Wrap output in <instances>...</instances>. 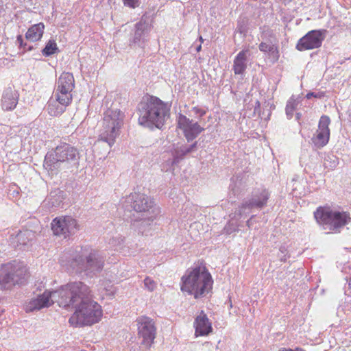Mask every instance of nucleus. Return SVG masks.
Instances as JSON below:
<instances>
[{"label": "nucleus", "mask_w": 351, "mask_h": 351, "mask_svg": "<svg viewBox=\"0 0 351 351\" xmlns=\"http://www.w3.org/2000/svg\"><path fill=\"white\" fill-rule=\"evenodd\" d=\"M60 304L63 308H75L69 319L72 326H90L98 323L103 315L101 306L93 300L89 287L82 282L68 283L67 297Z\"/></svg>", "instance_id": "obj_1"}, {"label": "nucleus", "mask_w": 351, "mask_h": 351, "mask_svg": "<svg viewBox=\"0 0 351 351\" xmlns=\"http://www.w3.org/2000/svg\"><path fill=\"white\" fill-rule=\"evenodd\" d=\"M169 106L156 97L143 99L138 106V123L160 129L169 118Z\"/></svg>", "instance_id": "obj_2"}, {"label": "nucleus", "mask_w": 351, "mask_h": 351, "mask_svg": "<svg viewBox=\"0 0 351 351\" xmlns=\"http://www.w3.org/2000/svg\"><path fill=\"white\" fill-rule=\"evenodd\" d=\"M181 281V290L193 295L195 299L209 293L213 284L211 274L202 265L187 269Z\"/></svg>", "instance_id": "obj_3"}, {"label": "nucleus", "mask_w": 351, "mask_h": 351, "mask_svg": "<svg viewBox=\"0 0 351 351\" xmlns=\"http://www.w3.org/2000/svg\"><path fill=\"white\" fill-rule=\"evenodd\" d=\"M78 159L79 153L77 149L64 143L46 154L43 167L48 171L56 173L59 171L77 167Z\"/></svg>", "instance_id": "obj_4"}, {"label": "nucleus", "mask_w": 351, "mask_h": 351, "mask_svg": "<svg viewBox=\"0 0 351 351\" xmlns=\"http://www.w3.org/2000/svg\"><path fill=\"white\" fill-rule=\"evenodd\" d=\"M104 265V257L95 250L82 249L71 262V267L77 273L93 277L100 273Z\"/></svg>", "instance_id": "obj_5"}, {"label": "nucleus", "mask_w": 351, "mask_h": 351, "mask_svg": "<svg viewBox=\"0 0 351 351\" xmlns=\"http://www.w3.org/2000/svg\"><path fill=\"white\" fill-rule=\"evenodd\" d=\"M316 221L325 230L339 232L341 229L350 222V214L343 210L319 207L314 213Z\"/></svg>", "instance_id": "obj_6"}, {"label": "nucleus", "mask_w": 351, "mask_h": 351, "mask_svg": "<svg viewBox=\"0 0 351 351\" xmlns=\"http://www.w3.org/2000/svg\"><path fill=\"white\" fill-rule=\"evenodd\" d=\"M123 113L118 109H108L104 114L99 140L104 141L112 147L120 134L123 124Z\"/></svg>", "instance_id": "obj_7"}, {"label": "nucleus", "mask_w": 351, "mask_h": 351, "mask_svg": "<svg viewBox=\"0 0 351 351\" xmlns=\"http://www.w3.org/2000/svg\"><path fill=\"white\" fill-rule=\"evenodd\" d=\"M26 274V268L16 261L0 267V289H10L16 284L22 283Z\"/></svg>", "instance_id": "obj_8"}, {"label": "nucleus", "mask_w": 351, "mask_h": 351, "mask_svg": "<svg viewBox=\"0 0 351 351\" xmlns=\"http://www.w3.org/2000/svg\"><path fill=\"white\" fill-rule=\"evenodd\" d=\"M66 297H67V284L53 291H46L36 298L31 300L26 305V311L40 310L43 308L49 307L55 302L58 303L59 306L62 307L60 300H63Z\"/></svg>", "instance_id": "obj_9"}, {"label": "nucleus", "mask_w": 351, "mask_h": 351, "mask_svg": "<svg viewBox=\"0 0 351 351\" xmlns=\"http://www.w3.org/2000/svg\"><path fill=\"white\" fill-rule=\"evenodd\" d=\"M123 206L129 210L130 209L135 210L139 215L146 213L154 214V211L158 210L151 198L139 193H131L126 197Z\"/></svg>", "instance_id": "obj_10"}, {"label": "nucleus", "mask_w": 351, "mask_h": 351, "mask_svg": "<svg viewBox=\"0 0 351 351\" xmlns=\"http://www.w3.org/2000/svg\"><path fill=\"white\" fill-rule=\"evenodd\" d=\"M138 335L141 339V344L149 348L156 338V328L153 320L147 317H140L137 319Z\"/></svg>", "instance_id": "obj_11"}, {"label": "nucleus", "mask_w": 351, "mask_h": 351, "mask_svg": "<svg viewBox=\"0 0 351 351\" xmlns=\"http://www.w3.org/2000/svg\"><path fill=\"white\" fill-rule=\"evenodd\" d=\"M80 228L77 221L71 217H62L54 219L51 222V230L54 234L64 238L75 234Z\"/></svg>", "instance_id": "obj_12"}, {"label": "nucleus", "mask_w": 351, "mask_h": 351, "mask_svg": "<svg viewBox=\"0 0 351 351\" xmlns=\"http://www.w3.org/2000/svg\"><path fill=\"white\" fill-rule=\"evenodd\" d=\"M326 32V31L324 29L311 30L308 32L298 40L296 45V49L302 51L321 47L322 41L325 38Z\"/></svg>", "instance_id": "obj_13"}, {"label": "nucleus", "mask_w": 351, "mask_h": 351, "mask_svg": "<svg viewBox=\"0 0 351 351\" xmlns=\"http://www.w3.org/2000/svg\"><path fill=\"white\" fill-rule=\"evenodd\" d=\"M177 123L178 128L182 131L188 141L195 139L204 130L197 122L181 114L177 118Z\"/></svg>", "instance_id": "obj_14"}, {"label": "nucleus", "mask_w": 351, "mask_h": 351, "mask_svg": "<svg viewBox=\"0 0 351 351\" xmlns=\"http://www.w3.org/2000/svg\"><path fill=\"white\" fill-rule=\"evenodd\" d=\"M74 88L75 80L73 74L64 72L58 79L53 93L72 100V91Z\"/></svg>", "instance_id": "obj_15"}, {"label": "nucleus", "mask_w": 351, "mask_h": 351, "mask_svg": "<svg viewBox=\"0 0 351 351\" xmlns=\"http://www.w3.org/2000/svg\"><path fill=\"white\" fill-rule=\"evenodd\" d=\"M269 194L266 189H259L253 192L251 199L245 202L241 208H239L238 212L239 215H243L245 213V210H250L252 208H262L263 207L269 199Z\"/></svg>", "instance_id": "obj_16"}, {"label": "nucleus", "mask_w": 351, "mask_h": 351, "mask_svg": "<svg viewBox=\"0 0 351 351\" xmlns=\"http://www.w3.org/2000/svg\"><path fill=\"white\" fill-rule=\"evenodd\" d=\"M330 123V120L328 116L321 117L316 134L312 138L313 143L316 148L320 149L328 143L330 138L328 126Z\"/></svg>", "instance_id": "obj_17"}, {"label": "nucleus", "mask_w": 351, "mask_h": 351, "mask_svg": "<svg viewBox=\"0 0 351 351\" xmlns=\"http://www.w3.org/2000/svg\"><path fill=\"white\" fill-rule=\"evenodd\" d=\"M72 100L53 93L47 104V111L51 116L57 117L63 113Z\"/></svg>", "instance_id": "obj_18"}, {"label": "nucleus", "mask_w": 351, "mask_h": 351, "mask_svg": "<svg viewBox=\"0 0 351 351\" xmlns=\"http://www.w3.org/2000/svg\"><path fill=\"white\" fill-rule=\"evenodd\" d=\"M157 214L158 210H155L154 214H141V215L136 217L134 222V226L136 227L142 234H147L152 229L154 225V220Z\"/></svg>", "instance_id": "obj_19"}, {"label": "nucleus", "mask_w": 351, "mask_h": 351, "mask_svg": "<svg viewBox=\"0 0 351 351\" xmlns=\"http://www.w3.org/2000/svg\"><path fill=\"white\" fill-rule=\"evenodd\" d=\"M19 99V95L17 92L8 87L5 88L2 94L1 99V107L4 111H9L14 110L17 104Z\"/></svg>", "instance_id": "obj_20"}, {"label": "nucleus", "mask_w": 351, "mask_h": 351, "mask_svg": "<svg viewBox=\"0 0 351 351\" xmlns=\"http://www.w3.org/2000/svg\"><path fill=\"white\" fill-rule=\"evenodd\" d=\"M197 143V142H195L191 145L181 146L180 148L176 149L173 155V159L167 160L166 164L162 167V170L164 171H171L172 166L174 164L178 163L184 156L195 150Z\"/></svg>", "instance_id": "obj_21"}, {"label": "nucleus", "mask_w": 351, "mask_h": 351, "mask_svg": "<svg viewBox=\"0 0 351 351\" xmlns=\"http://www.w3.org/2000/svg\"><path fill=\"white\" fill-rule=\"evenodd\" d=\"M196 336H204L212 331V325L206 315L202 311L194 322Z\"/></svg>", "instance_id": "obj_22"}, {"label": "nucleus", "mask_w": 351, "mask_h": 351, "mask_svg": "<svg viewBox=\"0 0 351 351\" xmlns=\"http://www.w3.org/2000/svg\"><path fill=\"white\" fill-rule=\"evenodd\" d=\"M149 30V23L142 18L141 20L136 24L135 32L132 38V43L137 45L139 47L142 46V44L145 41V37L148 31Z\"/></svg>", "instance_id": "obj_23"}, {"label": "nucleus", "mask_w": 351, "mask_h": 351, "mask_svg": "<svg viewBox=\"0 0 351 351\" xmlns=\"http://www.w3.org/2000/svg\"><path fill=\"white\" fill-rule=\"evenodd\" d=\"M249 51L242 50L234 58L232 70L235 75H243L247 69Z\"/></svg>", "instance_id": "obj_24"}, {"label": "nucleus", "mask_w": 351, "mask_h": 351, "mask_svg": "<svg viewBox=\"0 0 351 351\" xmlns=\"http://www.w3.org/2000/svg\"><path fill=\"white\" fill-rule=\"evenodd\" d=\"M35 237V234L33 231L29 230H24L20 231L15 236H11V243L14 247L20 245L25 246L31 242Z\"/></svg>", "instance_id": "obj_25"}, {"label": "nucleus", "mask_w": 351, "mask_h": 351, "mask_svg": "<svg viewBox=\"0 0 351 351\" xmlns=\"http://www.w3.org/2000/svg\"><path fill=\"white\" fill-rule=\"evenodd\" d=\"M45 25L43 23L35 24L29 27L25 34L28 40L35 42L39 40L44 32Z\"/></svg>", "instance_id": "obj_26"}, {"label": "nucleus", "mask_w": 351, "mask_h": 351, "mask_svg": "<svg viewBox=\"0 0 351 351\" xmlns=\"http://www.w3.org/2000/svg\"><path fill=\"white\" fill-rule=\"evenodd\" d=\"M258 48L260 51L264 53H268L270 57L272 58L274 60V61H277L278 60V51L277 46H276L275 45L262 42L260 43Z\"/></svg>", "instance_id": "obj_27"}, {"label": "nucleus", "mask_w": 351, "mask_h": 351, "mask_svg": "<svg viewBox=\"0 0 351 351\" xmlns=\"http://www.w3.org/2000/svg\"><path fill=\"white\" fill-rule=\"evenodd\" d=\"M299 102L298 99H294L293 97L290 98L287 101L285 111L288 119H290L293 117V111L296 109Z\"/></svg>", "instance_id": "obj_28"}, {"label": "nucleus", "mask_w": 351, "mask_h": 351, "mask_svg": "<svg viewBox=\"0 0 351 351\" xmlns=\"http://www.w3.org/2000/svg\"><path fill=\"white\" fill-rule=\"evenodd\" d=\"M339 164L338 158L333 154H328L324 158V165L328 169H334Z\"/></svg>", "instance_id": "obj_29"}, {"label": "nucleus", "mask_w": 351, "mask_h": 351, "mask_svg": "<svg viewBox=\"0 0 351 351\" xmlns=\"http://www.w3.org/2000/svg\"><path fill=\"white\" fill-rule=\"evenodd\" d=\"M57 50L58 48L56 42L50 40L43 49V54L45 56H49L54 54Z\"/></svg>", "instance_id": "obj_30"}, {"label": "nucleus", "mask_w": 351, "mask_h": 351, "mask_svg": "<svg viewBox=\"0 0 351 351\" xmlns=\"http://www.w3.org/2000/svg\"><path fill=\"white\" fill-rule=\"evenodd\" d=\"M143 283H144V288L150 292L154 291L157 287L156 282H155L152 278H150L149 276L146 277L144 279Z\"/></svg>", "instance_id": "obj_31"}, {"label": "nucleus", "mask_w": 351, "mask_h": 351, "mask_svg": "<svg viewBox=\"0 0 351 351\" xmlns=\"http://www.w3.org/2000/svg\"><path fill=\"white\" fill-rule=\"evenodd\" d=\"M62 202L61 197L58 196L56 197V196H53L51 195V196L49 197L48 202L49 204L51 206H58L60 205V202Z\"/></svg>", "instance_id": "obj_32"}, {"label": "nucleus", "mask_w": 351, "mask_h": 351, "mask_svg": "<svg viewBox=\"0 0 351 351\" xmlns=\"http://www.w3.org/2000/svg\"><path fill=\"white\" fill-rule=\"evenodd\" d=\"M124 4L130 8H135L139 5V0H123Z\"/></svg>", "instance_id": "obj_33"}, {"label": "nucleus", "mask_w": 351, "mask_h": 351, "mask_svg": "<svg viewBox=\"0 0 351 351\" xmlns=\"http://www.w3.org/2000/svg\"><path fill=\"white\" fill-rule=\"evenodd\" d=\"M191 112H193L195 114L199 115V117L204 116L206 113L205 110L198 107H193L191 110Z\"/></svg>", "instance_id": "obj_34"}, {"label": "nucleus", "mask_w": 351, "mask_h": 351, "mask_svg": "<svg viewBox=\"0 0 351 351\" xmlns=\"http://www.w3.org/2000/svg\"><path fill=\"white\" fill-rule=\"evenodd\" d=\"M324 96V93L322 92H318V93H308L306 95V98L310 99L311 97H315V98H322Z\"/></svg>", "instance_id": "obj_35"}, {"label": "nucleus", "mask_w": 351, "mask_h": 351, "mask_svg": "<svg viewBox=\"0 0 351 351\" xmlns=\"http://www.w3.org/2000/svg\"><path fill=\"white\" fill-rule=\"evenodd\" d=\"M279 351H304V350L301 348H296L295 350L282 348V349H280Z\"/></svg>", "instance_id": "obj_36"}, {"label": "nucleus", "mask_w": 351, "mask_h": 351, "mask_svg": "<svg viewBox=\"0 0 351 351\" xmlns=\"http://www.w3.org/2000/svg\"><path fill=\"white\" fill-rule=\"evenodd\" d=\"M17 41L20 43L21 45H23V39H22L21 36H18Z\"/></svg>", "instance_id": "obj_37"}, {"label": "nucleus", "mask_w": 351, "mask_h": 351, "mask_svg": "<svg viewBox=\"0 0 351 351\" xmlns=\"http://www.w3.org/2000/svg\"><path fill=\"white\" fill-rule=\"evenodd\" d=\"M300 116H301V114H300V113H297V114H296V119H297V120H299V119H300Z\"/></svg>", "instance_id": "obj_38"}, {"label": "nucleus", "mask_w": 351, "mask_h": 351, "mask_svg": "<svg viewBox=\"0 0 351 351\" xmlns=\"http://www.w3.org/2000/svg\"><path fill=\"white\" fill-rule=\"evenodd\" d=\"M202 49V46L201 45H199L197 48H196V50L197 51H199Z\"/></svg>", "instance_id": "obj_39"}, {"label": "nucleus", "mask_w": 351, "mask_h": 351, "mask_svg": "<svg viewBox=\"0 0 351 351\" xmlns=\"http://www.w3.org/2000/svg\"><path fill=\"white\" fill-rule=\"evenodd\" d=\"M348 285H349V287L351 288V278H350V280H349Z\"/></svg>", "instance_id": "obj_40"}, {"label": "nucleus", "mask_w": 351, "mask_h": 351, "mask_svg": "<svg viewBox=\"0 0 351 351\" xmlns=\"http://www.w3.org/2000/svg\"><path fill=\"white\" fill-rule=\"evenodd\" d=\"M3 11V7L1 5H0V14H1Z\"/></svg>", "instance_id": "obj_41"}, {"label": "nucleus", "mask_w": 351, "mask_h": 351, "mask_svg": "<svg viewBox=\"0 0 351 351\" xmlns=\"http://www.w3.org/2000/svg\"><path fill=\"white\" fill-rule=\"evenodd\" d=\"M18 1H19L20 3H22V2H25L26 0H17Z\"/></svg>", "instance_id": "obj_42"}, {"label": "nucleus", "mask_w": 351, "mask_h": 351, "mask_svg": "<svg viewBox=\"0 0 351 351\" xmlns=\"http://www.w3.org/2000/svg\"><path fill=\"white\" fill-rule=\"evenodd\" d=\"M247 225L250 227V221H247Z\"/></svg>", "instance_id": "obj_43"}, {"label": "nucleus", "mask_w": 351, "mask_h": 351, "mask_svg": "<svg viewBox=\"0 0 351 351\" xmlns=\"http://www.w3.org/2000/svg\"><path fill=\"white\" fill-rule=\"evenodd\" d=\"M199 40H201V42H203V38L202 36L199 37Z\"/></svg>", "instance_id": "obj_44"}, {"label": "nucleus", "mask_w": 351, "mask_h": 351, "mask_svg": "<svg viewBox=\"0 0 351 351\" xmlns=\"http://www.w3.org/2000/svg\"><path fill=\"white\" fill-rule=\"evenodd\" d=\"M284 1H290L291 0H283Z\"/></svg>", "instance_id": "obj_45"}, {"label": "nucleus", "mask_w": 351, "mask_h": 351, "mask_svg": "<svg viewBox=\"0 0 351 351\" xmlns=\"http://www.w3.org/2000/svg\"><path fill=\"white\" fill-rule=\"evenodd\" d=\"M350 116L351 117V108H350Z\"/></svg>", "instance_id": "obj_46"}]
</instances>
